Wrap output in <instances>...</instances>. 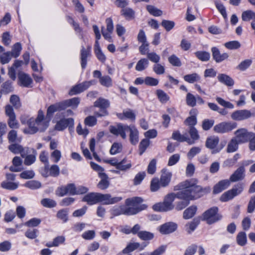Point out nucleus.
Here are the masks:
<instances>
[{"mask_svg":"<svg viewBox=\"0 0 255 255\" xmlns=\"http://www.w3.org/2000/svg\"><path fill=\"white\" fill-rule=\"evenodd\" d=\"M197 183L196 179L192 178L182 182L174 187V190H180L175 193V198L183 200L177 203L176 210L183 209L188 205L190 200L198 199L210 192V187L203 188L198 185Z\"/></svg>","mask_w":255,"mask_h":255,"instance_id":"obj_1","label":"nucleus"},{"mask_svg":"<svg viewBox=\"0 0 255 255\" xmlns=\"http://www.w3.org/2000/svg\"><path fill=\"white\" fill-rule=\"evenodd\" d=\"M29 124L30 130L27 131V132L29 134H34L37 131H44L49 126V120L45 118L42 111L39 110L37 118L34 119V122Z\"/></svg>","mask_w":255,"mask_h":255,"instance_id":"obj_2","label":"nucleus"},{"mask_svg":"<svg viewBox=\"0 0 255 255\" xmlns=\"http://www.w3.org/2000/svg\"><path fill=\"white\" fill-rule=\"evenodd\" d=\"M142 202V199L140 197L127 199L126 201V205L127 206H131V207H124V214L127 215H134L145 209L146 208V205H139L138 204Z\"/></svg>","mask_w":255,"mask_h":255,"instance_id":"obj_3","label":"nucleus"},{"mask_svg":"<svg viewBox=\"0 0 255 255\" xmlns=\"http://www.w3.org/2000/svg\"><path fill=\"white\" fill-rule=\"evenodd\" d=\"M175 198V193H170L164 198L163 202L153 206V209L156 211L166 212L172 210L174 206L173 202Z\"/></svg>","mask_w":255,"mask_h":255,"instance_id":"obj_4","label":"nucleus"},{"mask_svg":"<svg viewBox=\"0 0 255 255\" xmlns=\"http://www.w3.org/2000/svg\"><path fill=\"white\" fill-rule=\"evenodd\" d=\"M244 184L239 183L227 192L224 193L220 197V200L222 202H227L234 198L235 196L240 194L243 191Z\"/></svg>","mask_w":255,"mask_h":255,"instance_id":"obj_5","label":"nucleus"},{"mask_svg":"<svg viewBox=\"0 0 255 255\" xmlns=\"http://www.w3.org/2000/svg\"><path fill=\"white\" fill-rule=\"evenodd\" d=\"M219 142V138L218 136H211L207 138L205 145L207 148L212 149L211 151L212 154H216L219 152L225 145V143H221L220 145L217 147Z\"/></svg>","mask_w":255,"mask_h":255,"instance_id":"obj_6","label":"nucleus"},{"mask_svg":"<svg viewBox=\"0 0 255 255\" xmlns=\"http://www.w3.org/2000/svg\"><path fill=\"white\" fill-rule=\"evenodd\" d=\"M218 208L213 207L205 211L203 214V219L208 224H213L219 220L221 217L218 214Z\"/></svg>","mask_w":255,"mask_h":255,"instance_id":"obj_7","label":"nucleus"},{"mask_svg":"<svg viewBox=\"0 0 255 255\" xmlns=\"http://www.w3.org/2000/svg\"><path fill=\"white\" fill-rule=\"evenodd\" d=\"M129 126L122 124L115 126H110L109 130L111 133L116 136H120L123 139L127 138L126 132L128 131Z\"/></svg>","mask_w":255,"mask_h":255,"instance_id":"obj_8","label":"nucleus"},{"mask_svg":"<svg viewBox=\"0 0 255 255\" xmlns=\"http://www.w3.org/2000/svg\"><path fill=\"white\" fill-rule=\"evenodd\" d=\"M231 117L235 121H244L252 117H255V113H252L247 110H237L232 113Z\"/></svg>","mask_w":255,"mask_h":255,"instance_id":"obj_9","label":"nucleus"},{"mask_svg":"<svg viewBox=\"0 0 255 255\" xmlns=\"http://www.w3.org/2000/svg\"><path fill=\"white\" fill-rule=\"evenodd\" d=\"M237 140L241 144L248 142L251 137L253 135V132H249L246 128H242L235 132Z\"/></svg>","mask_w":255,"mask_h":255,"instance_id":"obj_10","label":"nucleus"},{"mask_svg":"<svg viewBox=\"0 0 255 255\" xmlns=\"http://www.w3.org/2000/svg\"><path fill=\"white\" fill-rule=\"evenodd\" d=\"M237 127V124L235 123H221L216 125L214 127V130L217 133L228 132Z\"/></svg>","mask_w":255,"mask_h":255,"instance_id":"obj_11","label":"nucleus"},{"mask_svg":"<svg viewBox=\"0 0 255 255\" xmlns=\"http://www.w3.org/2000/svg\"><path fill=\"white\" fill-rule=\"evenodd\" d=\"M122 199L121 197H112L109 194H103L99 193V202H103L104 204H113L120 202Z\"/></svg>","mask_w":255,"mask_h":255,"instance_id":"obj_12","label":"nucleus"},{"mask_svg":"<svg viewBox=\"0 0 255 255\" xmlns=\"http://www.w3.org/2000/svg\"><path fill=\"white\" fill-rule=\"evenodd\" d=\"M74 126V120L72 118L62 119L59 121L55 126V129L62 131L67 127L72 128Z\"/></svg>","mask_w":255,"mask_h":255,"instance_id":"obj_13","label":"nucleus"},{"mask_svg":"<svg viewBox=\"0 0 255 255\" xmlns=\"http://www.w3.org/2000/svg\"><path fill=\"white\" fill-rule=\"evenodd\" d=\"M91 47L88 46L87 48L82 47L80 52L81 65L82 69H85L87 66L88 58L91 56Z\"/></svg>","mask_w":255,"mask_h":255,"instance_id":"obj_14","label":"nucleus"},{"mask_svg":"<svg viewBox=\"0 0 255 255\" xmlns=\"http://www.w3.org/2000/svg\"><path fill=\"white\" fill-rule=\"evenodd\" d=\"M211 51L213 59L217 63L221 62L229 57V55L227 53L221 54L219 49L216 47H212Z\"/></svg>","mask_w":255,"mask_h":255,"instance_id":"obj_15","label":"nucleus"},{"mask_svg":"<svg viewBox=\"0 0 255 255\" xmlns=\"http://www.w3.org/2000/svg\"><path fill=\"white\" fill-rule=\"evenodd\" d=\"M245 169L244 166L239 167L230 176V181L237 182L243 180L245 177Z\"/></svg>","mask_w":255,"mask_h":255,"instance_id":"obj_16","label":"nucleus"},{"mask_svg":"<svg viewBox=\"0 0 255 255\" xmlns=\"http://www.w3.org/2000/svg\"><path fill=\"white\" fill-rule=\"evenodd\" d=\"M82 201L87 202L90 205L99 203V193L91 192L86 194L83 198Z\"/></svg>","mask_w":255,"mask_h":255,"instance_id":"obj_17","label":"nucleus"},{"mask_svg":"<svg viewBox=\"0 0 255 255\" xmlns=\"http://www.w3.org/2000/svg\"><path fill=\"white\" fill-rule=\"evenodd\" d=\"M161 172L160 183L162 187H166L169 184L171 181L172 173L166 169H163Z\"/></svg>","mask_w":255,"mask_h":255,"instance_id":"obj_18","label":"nucleus"},{"mask_svg":"<svg viewBox=\"0 0 255 255\" xmlns=\"http://www.w3.org/2000/svg\"><path fill=\"white\" fill-rule=\"evenodd\" d=\"M230 185V181L228 179L223 180L216 184L213 188V193L218 194L227 189Z\"/></svg>","mask_w":255,"mask_h":255,"instance_id":"obj_19","label":"nucleus"},{"mask_svg":"<svg viewBox=\"0 0 255 255\" xmlns=\"http://www.w3.org/2000/svg\"><path fill=\"white\" fill-rule=\"evenodd\" d=\"M177 229V225L174 223H167L160 227L159 231L162 234H168L174 232Z\"/></svg>","mask_w":255,"mask_h":255,"instance_id":"obj_20","label":"nucleus"},{"mask_svg":"<svg viewBox=\"0 0 255 255\" xmlns=\"http://www.w3.org/2000/svg\"><path fill=\"white\" fill-rule=\"evenodd\" d=\"M99 176L101 180L97 184V187L101 190L106 189L110 185L108 176L104 172H100Z\"/></svg>","mask_w":255,"mask_h":255,"instance_id":"obj_21","label":"nucleus"},{"mask_svg":"<svg viewBox=\"0 0 255 255\" xmlns=\"http://www.w3.org/2000/svg\"><path fill=\"white\" fill-rule=\"evenodd\" d=\"M65 110L62 101L50 106L47 110V116H51L56 112Z\"/></svg>","mask_w":255,"mask_h":255,"instance_id":"obj_22","label":"nucleus"},{"mask_svg":"<svg viewBox=\"0 0 255 255\" xmlns=\"http://www.w3.org/2000/svg\"><path fill=\"white\" fill-rule=\"evenodd\" d=\"M218 81L224 85L232 87L234 85V80L229 75L225 74H219L217 76Z\"/></svg>","mask_w":255,"mask_h":255,"instance_id":"obj_23","label":"nucleus"},{"mask_svg":"<svg viewBox=\"0 0 255 255\" xmlns=\"http://www.w3.org/2000/svg\"><path fill=\"white\" fill-rule=\"evenodd\" d=\"M146 246L147 245L145 243H143L142 245L137 242L130 243L124 249V252L129 253L137 249H139L140 251H142Z\"/></svg>","mask_w":255,"mask_h":255,"instance_id":"obj_24","label":"nucleus"},{"mask_svg":"<svg viewBox=\"0 0 255 255\" xmlns=\"http://www.w3.org/2000/svg\"><path fill=\"white\" fill-rule=\"evenodd\" d=\"M129 131V140L131 143L135 145L138 142V132L137 129L133 126H129L128 129Z\"/></svg>","mask_w":255,"mask_h":255,"instance_id":"obj_25","label":"nucleus"},{"mask_svg":"<svg viewBox=\"0 0 255 255\" xmlns=\"http://www.w3.org/2000/svg\"><path fill=\"white\" fill-rule=\"evenodd\" d=\"M18 79L20 85L25 87H29L32 82V79L27 74L24 73L19 74Z\"/></svg>","mask_w":255,"mask_h":255,"instance_id":"obj_26","label":"nucleus"},{"mask_svg":"<svg viewBox=\"0 0 255 255\" xmlns=\"http://www.w3.org/2000/svg\"><path fill=\"white\" fill-rule=\"evenodd\" d=\"M121 14L128 20H132L135 18V11L130 7L123 8L121 10Z\"/></svg>","mask_w":255,"mask_h":255,"instance_id":"obj_27","label":"nucleus"},{"mask_svg":"<svg viewBox=\"0 0 255 255\" xmlns=\"http://www.w3.org/2000/svg\"><path fill=\"white\" fill-rule=\"evenodd\" d=\"M172 138L180 142L186 141L189 144H193V142L190 140L187 136L182 135L179 131L174 132L172 134Z\"/></svg>","mask_w":255,"mask_h":255,"instance_id":"obj_28","label":"nucleus"},{"mask_svg":"<svg viewBox=\"0 0 255 255\" xmlns=\"http://www.w3.org/2000/svg\"><path fill=\"white\" fill-rule=\"evenodd\" d=\"M64 109L67 107H71L73 108H76L80 103V99L79 98H73L70 99L64 100L62 101Z\"/></svg>","mask_w":255,"mask_h":255,"instance_id":"obj_29","label":"nucleus"},{"mask_svg":"<svg viewBox=\"0 0 255 255\" xmlns=\"http://www.w3.org/2000/svg\"><path fill=\"white\" fill-rule=\"evenodd\" d=\"M239 144L240 143L235 137L232 138L228 144L227 152L228 153L235 152L238 150Z\"/></svg>","mask_w":255,"mask_h":255,"instance_id":"obj_30","label":"nucleus"},{"mask_svg":"<svg viewBox=\"0 0 255 255\" xmlns=\"http://www.w3.org/2000/svg\"><path fill=\"white\" fill-rule=\"evenodd\" d=\"M94 106L106 110L110 106V102L107 99L100 98L95 102Z\"/></svg>","mask_w":255,"mask_h":255,"instance_id":"obj_31","label":"nucleus"},{"mask_svg":"<svg viewBox=\"0 0 255 255\" xmlns=\"http://www.w3.org/2000/svg\"><path fill=\"white\" fill-rule=\"evenodd\" d=\"M149 61L147 59L142 58L137 63L135 70L137 71H142L145 70L148 66Z\"/></svg>","mask_w":255,"mask_h":255,"instance_id":"obj_32","label":"nucleus"},{"mask_svg":"<svg viewBox=\"0 0 255 255\" xmlns=\"http://www.w3.org/2000/svg\"><path fill=\"white\" fill-rule=\"evenodd\" d=\"M197 211V207L191 206L186 209L183 212V218L185 219L191 218L195 214Z\"/></svg>","mask_w":255,"mask_h":255,"instance_id":"obj_33","label":"nucleus"},{"mask_svg":"<svg viewBox=\"0 0 255 255\" xmlns=\"http://www.w3.org/2000/svg\"><path fill=\"white\" fill-rule=\"evenodd\" d=\"M200 76L197 73H194L191 74H187L183 77L184 80L189 83H193L200 80Z\"/></svg>","mask_w":255,"mask_h":255,"instance_id":"obj_34","label":"nucleus"},{"mask_svg":"<svg viewBox=\"0 0 255 255\" xmlns=\"http://www.w3.org/2000/svg\"><path fill=\"white\" fill-rule=\"evenodd\" d=\"M154 236V234L152 233L146 231H141L138 233V237L143 241H149L153 239Z\"/></svg>","mask_w":255,"mask_h":255,"instance_id":"obj_35","label":"nucleus"},{"mask_svg":"<svg viewBox=\"0 0 255 255\" xmlns=\"http://www.w3.org/2000/svg\"><path fill=\"white\" fill-rule=\"evenodd\" d=\"M127 160L126 158H124L122 160L119 162L117 165V169L121 171H126L131 167L130 162L127 163Z\"/></svg>","mask_w":255,"mask_h":255,"instance_id":"obj_36","label":"nucleus"},{"mask_svg":"<svg viewBox=\"0 0 255 255\" xmlns=\"http://www.w3.org/2000/svg\"><path fill=\"white\" fill-rule=\"evenodd\" d=\"M236 241L239 245L241 246H245L247 241L246 234L244 232L239 233L237 236Z\"/></svg>","mask_w":255,"mask_h":255,"instance_id":"obj_37","label":"nucleus"},{"mask_svg":"<svg viewBox=\"0 0 255 255\" xmlns=\"http://www.w3.org/2000/svg\"><path fill=\"white\" fill-rule=\"evenodd\" d=\"M24 186L32 190H35L40 188L41 187V184L40 182L36 180H30L26 182Z\"/></svg>","mask_w":255,"mask_h":255,"instance_id":"obj_38","label":"nucleus"},{"mask_svg":"<svg viewBox=\"0 0 255 255\" xmlns=\"http://www.w3.org/2000/svg\"><path fill=\"white\" fill-rule=\"evenodd\" d=\"M18 183L8 181H3L1 183V187L7 190H13L17 188Z\"/></svg>","mask_w":255,"mask_h":255,"instance_id":"obj_39","label":"nucleus"},{"mask_svg":"<svg viewBox=\"0 0 255 255\" xmlns=\"http://www.w3.org/2000/svg\"><path fill=\"white\" fill-rule=\"evenodd\" d=\"M41 204L44 207L49 208L55 207L57 205L55 201L50 198H44L42 199L41 200Z\"/></svg>","mask_w":255,"mask_h":255,"instance_id":"obj_40","label":"nucleus"},{"mask_svg":"<svg viewBox=\"0 0 255 255\" xmlns=\"http://www.w3.org/2000/svg\"><path fill=\"white\" fill-rule=\"evenodd\" d=\"M22 47L21 44L19 42H17L13 45L10 53L13 56V57L16 58L19 56Z\"/></svg>","mask_w":255,"mask_h":255,"instance_id":"obj_41","label":"nucleus"},{"mask_svg":"<svg viewBox=\"0 0 255 255\" xmlns=\"http://www.w3.org/2000/svg\"><path fill=\"white\" fill-rule=\"evenodd\" d=\"M196 96L190 93H188L186 97V102L188 106L194 107L196 105Z\"/></svg>","mask_w":255,"mask_h":255,"instance_id":"obj_42","label":"nucleus"},{"mask_svg":"<svg viewBox=\"0 0 255 255\" xmlns=\"http://www.w3.org/2000/svg\"><path fill=\"white\" fill-rule=\"evenodd\" d=\"M195 54L200 60L202 61H207L210 58V53L206 51H197Z\"/></svg>","mask_w":255,"mask_h":255,"instance_id":"obj_43","label":"nucleus"},{"mask_svg":"<svg viewBox=\"0 0 255 255\" xmlns=\"http://www.w3.org/2000/svg\"><path fill=\"white\" fill-rule=\"evenodd\" d=\"M189 133L191 137L190 140L193 142V144L195 143L196 140H197L200 138L198 130L194 127H191L189 128Z\"/></svg>","mask_w":255,"mask_h":255,"instance_id":"obj_44","label":"nucleus"},{"mask_svg":"<svg viewBox=\"0 0 255 255\" xmlns=\"http://www.w3.org/2000/svg\"><path fill=\"white\" fill-rule=\"evenodd\" d=\"M156 95L159 101L162 103L167 102L169 99L168 95L162 90H156Z\"/></svg>","mask_w":255,"mask_h":255,"instance_id":"obj_45","label":"nucleus"},{"mask_svg":"<svg viewBox=\"0 0 255 255\" xmlns=\"http://www.w3.org/2000/svg\"><path fill=\"white\" fill-rule=\"evenodd\" d=\"M252 60L251 59H246L242 61L237 67V69L244 71L247 69L252 64Z\"/></svg>","mask_w":255,"mask_h":255,"instance_id":"obj_46","label":"nucleus"},{"mask_svg":"<svg viewBox=\"0 0 255 255\" xmlns=\"http://www.w3.org/2000/svg\"><path fill=\"white\" fill-rule=\"evenodd\" d=\"M12 91L13 88L11 85V83L9 81H6L2 84L0 93L6 94Z\"/></svg>","mask_w":255,"mask_h":255,"instance_id":"obj_47","label":"nucleus"},{"mask_svg":"<svg viewBox=\"0 0 255 255\" xmlns=\"http://www.w3.org/2000/svg\"><path fill=\"white\" fill-rule=\"evenodd\" d=\"M146 9L153 16H159L162 14V11L154 6L148 5L146 6Z\"/></svg>","mask_w":255,"mask_h":255,"instance_id":"obj_48","label":"nucleus"},{"mask_svg":"<svg viewBox=\"0 0 255 255\" xmlns=\"http://www.w3.org/2000/svg\"><path fill=\"white\" fill-rule=\"evenodd\" d=\"M254 15H255V12L251 10H248L243 12L242 19L243 21H248L253 19Z\"/></svg>","mask_w":255,"mask_h":255,"instance_id":"obj_49","label":"nucleus"},{"mask_svg":"<svg viewBox=\"0 0 255 255\" xmlns=\"http://www.w3.org/2000/svg\"><path fill=\"white\" fill-rule=\"evenodd\" d=\"M68 210L67 209L60 210L57 213V217L66 222L68 220Z\"/></svg>","mask_w":255,"mask_h":255,"instance_id":"obj_50","label":"nucleus"},{"mask_svg":"<svg viewBox=\"0 0 255 255\" xmlns=\"http://www.w3.org/2000/svg\"><path fill=\"white\" fill-rule=\"evenodd\" d=\"M216 100L220 105L225 108L231 109L234 108V106L233 104L229 102L226 101L225 100L220 97H216Z\"/></svg>","mask_w":255,"mask_h":255,"instance_id":"obj_51","label":"nucleus"},{"mask_svg":"<svg viewBox=\"0 0 255 255\" xmlns=\"http://www.w3.org/2000/svg\"><path fill=\"white\" fill-rule=\"evenodd\" d=\"M122 144L121 143H114L111 148L110 153L111 154H116L120 153L122 151Z\"/></svg>","mask_w":255,"mask_h":255,"instance_id":"obj_52","label":"nucleus"},{"mask_svg":"<svg viewBox=\"0 0 255 255\" xmlns=\"http://www.w3.org/2000/svg\"><path fill=\"white\" fill-rule=\"evenodd\" d=\"M8 149L11 152L15 154L21 153L23 149L20 145L16 143L9 145L8 146Z\"/></svg>","mask_w":255,"mask_h":255,"instance_id":"obj_53","label":"nucleus"},{"mask_svg":"<svg viewBox=\"0 0 255 255\" xmlns=\"http://www.w3.org/2000/svg\"><path fill=\"white\" fill-rule=\"evenodd\" d=\"M9 101L15 109H18L21 107L19 98L17 95H11Z\"/></svg>","mask_w":255,"mask_h":255,"instance_id":"obj_54","label":"nucleus"},{"mask_svg":"<svg viewBox=\"0 0 255 255\" xmlns=\"http://www.w3.org/2000/svg\"><path fill=\"white\" fill-rule=\"evenodd\" d=\"M119 118L123 120L124 118L129 119L132 121H134L135 119L134 114L130 110L127 111L123 112V115H120Z\"/></svg>","mask_w":255,"mask_h":255,"instance_id":"obj_55","label":"nucleus"},{"mask_svg":"<svg viewBox=\"0 0 255 255\" xmlns=\"http://www.w3.org/2000/svg\"><path fill=\"white\" fill-rule=\"evenodd\" d=\"M12 57L10 51L5 52L0 56V62L2 64H6L10 61Z\"/></svg>","mask_w":255,"mask_h":255,"instance_id":"obj_56","label":"nucleus"},{"mask_svg":"<svg viewBox=\"0 0 255 255\" xmlns=\"http://www.w3.org/2000/svg\"><path fill=\"white\" fill-rule=\"evenodd\" d=\"M149 140L147 138L142 139L139 145V154L141 155L149 144Z\"/></svg>","mask_w":255,"mask_h":255,"instance_id":"obj_57","label":"nucleus"},{"mask_svg":"<svg viewBox=\"0 0 255 255\" xmlns=\"http://www.w3.org/2000/svg\"><path fill=\"white\" fill-rule=\"evenodd\" d=\"M7 124L11 128H19V124L16 120L15 116L8 118Z\"/></svg>","mask_w":255,"mask_h":255,"instance_id":"obj_58","label":"nucleus"},{"mask_svg":"<svg viewBox=\"0 0 255 255\" xmlns=\"http://www.w3.org/2000/svg\"><path fill=\"white\" fill-rule=\"evenodd\" d=\"M161 25L167 31H169L174 27L175 23L173 21L163 20L161 22Z\"/></svg>","mask_w":255,"mask_h":255,"instance_id":"obj_59","label":"nucleus"},{"mask_svg":"<svg viewBox=\"0 0 255 255\" xmlns=\"http://www.w3.org/2000/svg\"><path fill=\"white\" fill-rule=\"evenodd\" d=\"M101 84L104 86L110 87L112 86V79L109 76H104L99 80Z\"/></svg>","mask_w":255,"mask_h":255,"instance_id":"obj_60","label":"nucleus"},{"mask_svg":"<svg viewBox=\"0 0 255 255\" xmlns=\"http://www.w3.org/2000/svg\"><path fill=\"white\" fill-rule=\"evenodd\" d=\"M225 46L229 49H237L241 47V44L238 41H232L226 42Z\"/></svg>","mask_w":255,"mask_h":255,"instance_id":"obj_61","label":"nucleus"},{"mask_svg":"<svg viewBox=\"0 0 255 255\" xmlns=\"http://www.w3.org/2000/svg\"><path fill=\"white\" fill-rule=\"evenodd\" d=\"M168 61L174 66L180 67L181 65L180 60L175 55L173 54L170 56Z\"/></svg>","mask_w":255,"mask_h":255,"instance_id":"obj_62","label":"nucleus"},{"mask_svg":"<svg viewBox=\"0 0 255 255\" xmlns=\"http://www.w3.org/2000/svg\"><path fill=\"white\" fill-rule=\"evenodd\" d=\"M41 223V220L38 218H32L26 222L24 225L28 227H34L38 226Z\"/></svg>","mask_w":255,"mask_h":255,"instance_id":"obj_63","label":"nucleus"},{"mask_svg":"<svg viewBox=\"0 0 255 255\" xmlns=\"http://www.w3.org/2000/svg\"><path fill=\"white\" fill-rule=\"evenodd\" d=\"M160 185L161 184L158 178H153L150 183L151 191L152 192L157 191L159 189Z\"/></svg>","mask_w":255,"mask_h":255,"instance_id":"obj_64","label":"nucleus"}]
</instances>
